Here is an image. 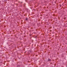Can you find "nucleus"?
Masks as SVG:
<instances>
[{
  "label": "nucleus",
  "mask_w": 67,
  "mask_h": 67,
  "mask_svg": "<svg viewBox=\"0 0 67 67\" xmlns=\"http://www.w3.org/2000/svg\"><path fill=\"white\" fill-rule=\"evenodd\" d=\"M26 20H28L27 18H26Z\"/></svg>",
  "instance_id": "nucleus-3"
},
{
  "label": "nucleus",
  "mask_w": 67,
  "mask_h": 67,
  "mask_svg": "<svg viewBox=\"0 0 67 67\" xmlns=\"http://www.w3.org/2000/svg\"><path fill=\"white\" fill-rule=\"evenodd\" d=\"M51 59L49 58L47 62H51Z\"/></svg>",
  "instance_id": "nucleus-1"
},
{
  "label": "nucleus",
  "mask_w": 67,
  "mask_h": 67,
  "mask_svg": "<svg viewBox=\"0 0 67 67\" xmlns=\"http://www.w3.org/2000/svg\"><path fill=\"white\" fill-rule=\"evenodd\" d=\"M59 6L60 7H62V5H61V4H60Z\"/></svg>",
  "instance_id": "nucleus-2"
}]
</instances>
